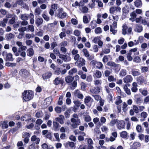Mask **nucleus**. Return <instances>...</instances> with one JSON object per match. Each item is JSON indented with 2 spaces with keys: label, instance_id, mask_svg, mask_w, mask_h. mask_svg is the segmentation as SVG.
Listing matches in <instances>:
<instances>
[{
  "label": "nucleus",
  "instance_id": "nucleus-52",
  "mask_svg": "<svg viewBox=\"0 0 149 149\" xmlns=\"http://www.w3.org/2000/svg\"><path fill=\"white\" fill-rule=\"evenodd\" d=\"M42 147L43 149H53V148H48V145L45 143H43L42 145Z\"/></svg>",
  "mask_w": 149,
  "mask_h": 149
},
{
  "label": "nucleus",
  "instance_id": "nucleus-12",
  "mask_svg": "<svg viewBox=\"0 0 149 149\" xmlns=\"http://www.w3.org/2000/svg\"><path fill=\"white\" fill-rule=\"evenodd\" d=\"M90 92L93 94H97L100 92V88L98 87L93 88L90 90Z\"/></svg>",
  "mask_w": 149,
  "mask_h": 149
},
{
  "label": "nucleus",
  "instance_id": "nucleus-11",
  "mask_svg": "<svg viewBox=\"0 0 149 149\" xmlns=\"http://www.w3.org/2000/svg\"><path fill=\"white\" fill-rule=\"evenodd\" d=\"M13 55L11 53H8L6 54V61H13Z\"/></svg>",
  "mask_w": 149,
  "mask_h": 149
},
{
  "label": "nucleus",
  "instance_id": "nucleus-15",
  "mask_svg": "<svg viewBox=\"0 0 149 149\" xmlns=\"http://www.w3.org/2000/svg\"><path fill=\"white\" fill-rule=\"evenodd\" d=\"M102 74L101 72L98 70H96L95 72L94 73L93 75L95 78H100L102 76Z\"/></svg>",
  "mask_w": 149,
  "mask_h": 149
},
{
  "label": "nucleus",
  "instance_id": "nucleus-54",
  "mask_svg": "<svg viewBox=\"0 0 149 149\" xmlns=\"http://www.w3.org/2000/svg\"><path fill=\"white\" fill-rule=\"evenodd\" d=\"M111 72L112 71L111 70H106L104 71V72L105 76L106 77L109 76L111 73Z\"/></svg>",
  "mask_w": 149,
  "mask_h": 149
},
{
  "label": "nucleus",
  "instance_id": "nucleus-41",
  "mask_svg": "<svg viewBox=\"0 0 149 149\" xmlns=\"http://www.w3.org/2000/svg\"><path fill=\"white\" fill-rule=\"evenodd\" d=\"M36 148H38V146L36 145L34 143L32 144L29 147V149H36Z\"/></svg>",
  "mask_w": 149,
  "mask_h": 149
},
{
  "label": "nucleus",
  "instance_id": "nucleus-16",
  "mask_svg": "<svg viewBox=\"0 0 149 149\" xmlns=\"http://www.w3.org/2000/svg\"><path fill=\"white\" fill-rule=\"evenodd\" d=\"M143 30V28L141 26L136 24L134 28V30L137 32H141Z\"/></svg>",
  "mask_w": 149,
  "mask_h": 149
},
{
  "label": "nucleus",
  "instance_id": "nucleus-58",
  "mask_svg": "<svg viewBox=\"0 0 149 149\" xmlns=\"http://www.w3.org/2000/svg\"><path fill=\"white\" fill-rule=\"evenodd\" d=\"M141 59L138 56H136L133 59V61L136 63H139L141 61Z\"/></svg>",
  "mask_w": 149,
  "mask_h": 149
},
{
  "label": "nucleus",
  "instance_id": "nucleus-50",
  "mask_svg": "<svg viewBox=\"0 0 149 149\" xmlns=\"http://www.w3.org/2000/svg\"><path fill=\"white\" fill-rule=\"evenodd\" d=\"M132 74L134 76H136L139 75L140 73L138 71L134 70L132 71Z\"/></svg>",
  "mask_w": 149,
  "mask_h": 149
},
{
  "label": "nucleus",
  "instance_id": "nucleus-48",
  "mask_svg": "<svg viewBox=\"0 0 149 149\" xmlns=\"http://www.w3.org/2000/svg\"><path fill=\"white\" fill-rule=\"evenodd\" d=\"M54 109L56 112L58 113H60L62 111L61 107L58 106L56 107Z\"/></svg>",
  "mask_w": 149,
  "mask_h": 149
},
{
  "label": "nucleus",
  "instance_id": "nucleus-28",
  "mask_svg": "<svg viewBox=\"0 0 149 149\" xmlns=\"http://www.w3.org/2000/svg\"><path fill=\"white\" fill-rule=\"evenodd\" d=\"M67 14L66 13L63 12H59L57 15V16L61 19L64 18L66 16Z\"/></svg>",
  "mask_w": 149,
  "mask_h": 149
},
{
  "label": "nucleus",
  "instance_id": "nucleus-57",
  "mask_svg": "<svg viewBox=\"0 0 149 149\" xmlns=\"http://www.w3.org/2000/svg\"><path fill=\"white\" fill-rule=\"evenodd\" d=\"M125 39L122 37H121L118 40V43L120 45L122 44L125 41Z\"/></svg>",
  "mask_w": 149,
  "mask_h": 149
},
{
  "label": "nucleus",
  "instance_id": "nucleus-43",
  "mask_svg": "<svg viewBox=\"0 0 149 149\" xmlns=\"http://www.w3.org/2000/svg\"><path fill=\"white\" fill-rule=\"evenodd\" d=\"M127 74V72L125 70L122 69L120 72L119 74L120 76H124Z\"/></svg>",
  "mask_w": 149,
  "mask_h": 149
},
{
  "label": "nucleus",
  "instance_id": "nucleus-3",
  "mask_svg": "<svg viewBox=\"0 0 149 149\" xmlns=\"http://www.w3.org/2000/svg\"><path fill=\"white\" fill-rule=\"evenodd\" d=\"M122 34L125 35L126 34L130 35L132 33V29L131 27L128 28L126 24H124L122 26Z\"/></svg>",
  "mask_w": 149,
  "mask_h": 149
},
{
  "label": "nucleus",
  "instance_id": "nucleus-9",
  "mask_svg": "<svg viewBox=\"0 0 149 149\" xmlns=\"http://www.w3.org/2000/svg\"><path fill=\"white\" fill-rule=\"evenodd\" d=\"M117 127L118 129H120L124 128L125 126V123L122 120H120L118 121V120Z\"/></svg>",
  "mask_w": 149,
  "mask_h": 149
},
{
  "label": "nucleus",
  "instance_id": "nucleus-60",
  "mask_svg": "<svg viewBox=\"0 0 149 149\" xmlns=\"http://www.w3.org/2000/svg\"><path fill=\"white\" fill-rule=\"evenodd\" d=\"M83 22L85 24H87L89 22L88 19L86 16H84L83 17Z\"/></svg>",
  "mask_w": 149,
  "mask_h": 149
},
{
  "label": "nucleus",
  "instance_id": "nucleus-40",
  "mask_svg": "<svg viewBox=\"0 0 149 149\" xmlns=\"http://www.w3.org/2000/svg\"><path fill=\"white\" fill-rule=\"evenodd\" d=\"M94 83L95 85H100L102 84V80H101L95 79L94 81Z\"/></svg>",
  "mask_w": 149,
  "mask_h": 149
},
{
  "label": "nucleus",
  "instance_id": "nucleus-6",
  "mask_svg": "<svg viewBox=\"0 0 149 149\" xmlns=\"http://www.w3.org/2000/svg\"><path fill=\"white\" fill-rule=\"evenodd\" d=\"M20 73L23 77L26 78L29 75V72L25 69H22L20 71Z\"/></svg>",
  "mask_w": 149,
  "mask_h": 149
},
{
  "label": "nucleus",
  "instance_id": "nucleus-22",
  "mask_svg": "<svg viewBox=\"0 0 149 149\" xmlns=\"http://www.w3.org/2000/svg\"><path fill=\"white\" fill-rule=\"evenodd\" d=\"M64 145L66 148H68V146L71 148H73L75 144L73 142L68 141L65 143Z\"/></svg>",
  "mask_w": 149,
  "mask_h": 149
},
{
  "label": "nucleus",
  "instance_id": "nucleus-2",
  "mask_svg": "<svg viewBox=\"0 0 149 149\" xmlns=\"http://www.w3.org/2000/svg\"><path fill=\"white\" fill-rule=\"evenodd\" d=\"M34 96L33 92L29 90L24 91L22 93V98L24 101L27 102L31 100Z\"/></svg>",
  "mask_w": 149,
  "mask_h": 149
},
{
  "label": "nucleus",
  "instance_id": "nucleus-7",
  "mask_svg": "<svg viewBox=\"0 0 149 149\" xmlns=\"http://www.w3.org/2000/svg\"><path fill=\"white\" fill-rule=\"evenodd\" d=\"M82 52L84 53V56L87 57L88 59L90 60H91L94 58V56H91L90 57V54L88 52L86 49L85 48L83 49L82 50Z\"/></svg>",
  "mask_w": 149,
  "mask_h": 149
},
{
  "label": "nucleus",
  "instance_id": "nucleus-39",
  "mask_svg": "<svg viewBox=\"0 0 149 149\" xmlns=\"http://www.w3.org/2000/svg\"><path fill=\"white\" fill-rule=\"evenodd\" d=\"M107 65L109 66L114 67H116L117 66V65L116 64L112 61H110L108 62Z\"/></svg>",
  "mask_w": 149,
  "mask_h": 149
},
{
  "label": "nucleus",
  "instance_id": "nucleus-49",
  "mask_svg": "<svg viewBox=\"0 0 149 149\" xmlns=\"http://www.w3.org/2000/svg\"><path fill=\"white\" fill-rule=\"evenodd\" d=\"M118 122V120H117L114 119L112 120L109 124V125L111 126H113L115 125L116 123Z\"/></svg>",
  "mask_w": 149,
  "mask_h": 149
},
{
  "label": "nucleus",
  "instance_id": "nucleus-30",
  "mask_svg": "<svg viewBox=\"0 0 149 149\" xmlns=\"http://www.w3.org/2000/svg\"><path fill=\"white\" fill-rule=\"evenodd\" d=\"M42 11V10L39 7H38L35 9V15H38L40 14Z\"/></svg>",
  "mask_w": 149,
  "mask_h": 149
},
{
  "label": "nucleus",
  "instance_id": "nucleus-24",
  "mask_svg": "<svg viewBox=\"0 0 149 149\" xmlns=\"http://www.w3.org/2000/svg\"><path fill=\"white\" fill-rule=\"evenodd\" d=\"M120 136L125 139H127L128 137V133L125 131H123L120 133Z\"/></svg>",
  "mask_w": 149,
  "mask_h": 149
},
{
  "label": "nucleus",
  "instance_id": "nucleus-44",
  "mask_svg": "<svg viewBox=\"0 0 149 149\" xmlns=\"http://www.w3.org/2000/svg\"><path fill=\"white\" fill-rule=\"evenodd\" d=\"M68 42L66 41H63L61 42L59 44L60 47H65L67 46Z\"/></svg>",
  "mask_w": 149,
  "mask_h": 149
},
{
  "label": "nucleus",
  "instance_id": "nucleus-5",
  "mask_svg": "<svg viewBox=\"0 0 149 149\" xmlns=\"http://www.w3.org/2000/svg\"><path fill=\"white\" fill-rule=\"evenodd\" d=\"M91 63L93 65L96 66L98 69H100L103 67V65L101 62H97L95 60L92 61Z\"/></svg>",
  "mask_w": 149,
  "mask_h": 149
},
{
  "label": "nucleus",
  "instance_id": "nucleus-47",
  "mask_svg": "<svg viewBox=\"0 0 149 149\" xmlns=\"http://www.w3.org/2000/svg\"><path fill=\"white\" fill-rule=\"evenodd\" d=\"M90 25L93 29H94L97 26L95 21H92L90 23Z\"/></svg>",
  "mask_w": 149,
  "mask_h": 149
},
{
  "label": "nucleus",
  "instance_id": "nucleus-17",
  "mask_svg": "<svg viewBox=\"0 0 149 149\" xmlns=\"http://www.w3.org/2000/svg\"><path fill=\"white\" fill-rule=\"evenodd\" d=\"M43 22V19L41 18H38L36 19L35 21L36 24L38 27L41 25Z\"/></svg>",
  "mask_w": 149,
  "mask_h": 149
},
{
  "label": "nucleus",
  "instance_id": "nucleus-8",
  "mask_svg": "<svg viewBox=\"0 0 149 149\" xmlns=\"http://www.w3.org/2000/svg\"><path fill=\"white\" fill-rule=\"evenodd\" d=\"M31 141L34 142L36 144L39 143L40 140V139L37 137L35 135H33L31 136Z\"/></svg>",
  "mask_w": 149,
  "mask_h": 149
},
{
  "label": "nucleus",
  "instance_id": "nucleus-32",
  "mask_svg": "<svg viewBox=\"0 0 149 149\" xmlns=\"http://www.w3.org/2000/svg\"><path fill=\"white\" fill-rule=\"evenodd\" d=\"M131 52L135 53L134 54L135 55H138L139 54V52L138 51V48L137 47L131 49L130 50V53H131Z\"/></svg>",
  "mask_w": 149,
  "mask_h": 149
},
{
  "label": "nucleus",
  "instance_id": "nucleus-56",
  "mask_svg": "<svg viewBox=\"0 0 149 149\" xmlns=\"http://www.w3.org/2000/svg\"><path fill=\"white\" fill-rule=\"evenodd\" d=\"M63 98V96H61L59 97L58 104L59 105H61L63 104L62 100Z\"/></svg>",
  "mask_w": 149,
  "mask_h": 149
},
{
  "label": "nucleus",
  "instance_id": "nucleus-35",
  "mask_svg": "<svg viewBox=\"0 0 149 149\" xmlns=\"http://www.w3.org/2000/svg\"><path fill=\"white\" fill-rule=\"evenodd\" d=\"M134 41L135 42V45H138L139 43H141L143 42V39L142 37H139L137 40H135Z\"/></svg>",
  "mask_w": 149,
  "mask_h": 149
},
{
  "label": "nucleus",
  "instance_id": "nucleus-42",
  "mask_svg": "<svg viewBox=\"0 0 149 149\" xmlns=\"http://www.w3.org/2000/svg\"><path fill=\"white\" fill-rule=\"evenodd\" d=\"M91 97L88 96H86L84 99V102L86 104L89 103L91 100Z\"/></svg>",
  "mask_w": 149,
  "mask_h": 149
},
{
  "label": "nucleus",
  "instance_id": "nucleus-4",
  "mask_svg": "<svg viewBox=\"0 0 149 149\" xmlns=\"http://www.w3.org/2000/svg\"><path fill=\"white\" fill-rule=\"evenodd\" d=\"M121 8L119 6H112L109 9V13L112 14H116L118 12H120Z\"/></svg>",
  "mask_w": 149,
  "mask_h": 149
},
{
  "label": "nucleus",
  "instance_id": "nucleus-64",
  "mask_svg": "<svg viewBox=\"0 0 149 149\" xmlns=\"http://www.w3.org/2000/svg\"><path fill=\"white\" fill-rule=\"evenodd\" d=\"M51 9L54 10V11H56V10L57 9L58 6L56 4H52L51 6Z\"/></svg>",
  "mask_w": 149,
  "mask_h": 149
},
{
  "label": "nucleus",
  "instance_id": "nucleus-61",
  "mask_svg": "<svg viewBox=\"0 0 149 149\" xmlns=\"http://www.w3.org/2000/svg\"><path fill=\"white\" fill-rule=\"evenodd\" d=\"M101 130L102 132L107 133L108 130V128L105 126H103L102 127Z\"/></svg>",
  "mask_w": 149,
  "mask_h": 149
},
{
  "label": "nucleus",
  "instance_id": "nucleus-33",
  "mask_svg": "<svg viewBox=\"0 0 149 149\" xmlns=\"http://www.w3.org/2000/svg\"><path fill=\"white\" fill-rule=\"evenodd\" d=\"M124 89L126 93L128 95L131 94L130 90L128 88L126 85L124 86Z\"/></svg>",
  "mask_w": 149,
  "mask_h": 149
},
{
  "label": "nucleus",
  "instance_id": "nucleus-29",
  "mask_svg": "<svg viewBox=\"0 0 149 149\" xmlns=\"http://www.w3.org/2000/svg\"><path fill=\"white\" fill-rule=\"evenodd\" d=\"M52 100V98L51 97H49L45 99V103H46V105L48 106L50 104Z\"/></svg>",
  "mask_w": 149,
  "mask_h": 149
},
{
  "label": "nucleus",
  "instance_id": "nucleus-36",
  "mask_svg": "<svg viewBox=\"0 0 149 149\" xmlns=\"http://www.w3.org/2000/svg\"><path fill=\"white\" fill-rule=\"evenodd\" d=\"M20 18L23 20H28V16L26 14H22L20 16Z\"/></svg>",
  "mask_w": 149,
  "mask_h": 149
},
{
  "label": "nucleus",
  "instance_id": "nucleus-13",
  "mask_svg": "<svg viewBox=\"0 0 149 149\" xmlns=\"http://www.w3.org/2000/svg\"><path fill=\"white\" fill-rule=\"evenodd\" d=\"M134 6L137 8H141L142 5L141 0H135L134 2Z\"/></svg>",
  "mask_w": 149,
  "mask_h": 149
},
{
  "label": "nucleus",
  "instance_id": "nucleus-63",
  "mask_svg": "<svg viewBox=\"0 0 149 149\" xmlns=\"http://www.w3.org/2000/svg\"><path fill=\"white\" fill-rule=\"evenodd\" d=\"M131 53H129L127 54V58L129 61H131L133 59L132 57L131 56Z\"/></svg>",
  "mask_w": 149,
  "mask_h": 149
},
{
  "label": "nucleus",
  "instance_id": "nucleus-34",
  "mask_svg": "<svg viewBox=\"0 0 149 149\" xmlns=\"http://www.w3.org/2000/svg\"><path fill=\"white\" fill-rule=\"evenodd\" d=\"M12 50L16 56H18L19 55V53L17 52V47H13L12 48Z\"/></svg>",
  "mask_w": 149,
  "mask_h": 149
},
{
  "label": "nucleus",
  "instance_id": "nucleus-38",
  "mask_svg": "<svg viewBox=\"0 0 149 149\" xmlns=\"http://www.w3.org/2000/svg\"><path fill=\"white\" fill-rule=\"evenodd\" d=\"M95 32L97 34L101 33L102 32V30L100 27H97L94 30Z\"/></svg>",
  "mask_w": 149,
  "mask_h": 149
},
{
  "label": "nucleus",
  "instance_id": "nucleus-26",
  "mask_svg": "<svg viewBox=\"0 0 149 149\" xmlns=\"http://www.w3.org/2000/svg\"><path fill=\"white\" fill-rule=\"evenodd\" d=\"M78 63L79 66L80 67H81L85 64V61L84 58H81L78 61Z\"/></svg>",
  "mask_w": 149,
  "mask_h": 149
},
{
  "label": "nucleus",
  "instance_id": "nucleus-1",
  "mask_svg": "<svg viewBox=\"0 0 149 149\" xmlns=\"http://www.w3.org/2000/svg\"><path fill=\"white\" fill-rule=\"evenodd\" d=\"M72 117L73 118H71L70 119L71 122L72 123L71 126L73 128L75 129L81 124V120L77 114H73Z\"/></svg>",
  "mask_w": 149,
  "mask_h": 149
},
{
  "label": "nucleus",
  "instance_id": "nucleus-51",
  "mask_svg": "<svg viewBox=\"0 0 149 149\" xmlns=\"http://www.w3.org/2000/svg\"><path fill=\"white\" fill-rule=\"evenodd\" d=\"M28 117V115H25L23 116V117H21V119L23 121H29V120H30L31 119L30 118H27Z\"/></svg>",
  "mask_w": 149,
  "mask_h": 149
},
{
  "label": "nucleus",
  "instance_id": "nucleus-20",
  "mask_svg": "<svg viewBox=\"0 0 149 149\" xmlns=\"http://www.w3.org/2000/svg\"><path fill=\"white\" fill-rule=\"evenodd\" d=\"M62 56V59L65 62H68L70 61L71 60V57L67 55H61Z\"/></svg>",
  "mask_w": 149,
  "mask_h": 149
},
{
  "label": "nucleus",
  "instance_id": "nucleus-46",
  "mask_svg": "<svg viewBox=\"0 0 149 149\" xmlns=\"http://www.w3.org/2000/svg\"><path fill=\"white\" fill-rule=\"evenodd\" d=\"M34 35L30 33H26L25 34V37L26 39H29L34 37Z\"/></svg>",
  "mask_w": 149,
  "mask_h": 149
},
{
  "label": "nucleus",
  "instance_id": "nucleus-27",
  "mask_svg": "<svg viewBox=\"0 0 149 149\" xmlns=\"http://www.w3.org/2000/svg\"><path fill=\"white\" fill-rule=\"evenodd\" d=\"M73 79V78L70 76H68L65 77V81L68 84L71 83Z\"/></svg>",
  "mask_w": 149,
  "mask_h": 149
},
{
  "label": "nucleus",
  "instance_id": "nucleus-59",
  "mask_svg": "<svg viewBox=\"0 0 149 149\" xmlns=\"http://www.w3.org/2000/svg\"><path fill=\"white\" fill-rule=\"evenodd\" d=\"M148 114L146 112L143 111L142 112L141 114V117L143 118H145L147 116Z\"/></svg>",
  "mask_w": 149,
  "mask_h": 149
},
{
  "label": "nucleus",
  "instance_id": "nucleus-62",
  "mask_svg": "<svg viewBox=\"0 0 149 149\" xmlns=\"http://www.w3.org/2000/svg\"><path fill=\"white\" fill-rule=\"evenodd\" d=\"M88 9L86 6H84L82 8V12L83 13H86L88 12Z\"/></svg>",
  "mask_w": 149,
  "mask_h": 149
},
{
  "label": "nucleus",
  "instance_id": "nucleus-23",
  "mask_svg": "<svg viewBox=\"0 0 149 149\" xmlns=\"http://www.w3.org/2000/svg\"><path fill=\"white\" fill-rule=\"evenodd\" d=\"M28 17L30 18V23L31 24H33L34 23V15L33 13H31Z\"/></svg>",
  "mask_w": 149,
  "mask_h": 149
},
{
  "label": "nucleus",
  "instance_id": "nucleus-45",
  "mask_svg": "<svg viewBox=\"0 0 149 149\" xmlns=\"http://www.w3.org/2000/svg\"><path fill=\"white\" fill-rule=\"evenodd\" d=\"M27 29L29 31L31 32H33L34 31V28L33 25H29L28 26Z\"/></svg>",
  "mask_w": 149,
  "mask_h": 149
},
{
  "label": "nucleus",
  "instance_id": "nucleus-25",
  "mask_svg": "<svg viewBox=\"0 0 149 149\" xmlns=\"http://www.w3.org/2000/svg\"><path fill=\"white\" fill-rule=\"evenodd\" d=\"M27 55L30 56H33L34 54L33 49L31 48L28 49L27 50Z\"/></svg>",
  "mask_w": 149,
  "mask_h": 149
},
{
  "label": "nucleus",
  "instance_id": "nucleus-53",
  "mask_svg": "<svg viewBox=\"0 0 149 149\" xmlns=\"http://www.w3.org/2000/svg\"><path fill=\"white\" fill-rule=\"evenodd\" d=\"M137 131L139 133L141 132L142 131V128L141 125H138L136 127Z\"/></svg>",
  "mask_w": 149,
  "mask_h": 149
},
{
  "label": "nucleus",
  "instance_id": "nucleus-55",
  "mask_svg": "<svg viewBox=\"0 0 149 149\" xmlns=\"http://www.w3.org/2000/svg\"><path fill=\"white\" fill-rule=\"evenodd\" d=\"M133 110L136 113H139V108H138L136 105H134L133 106Z\"/></svg>",
  "mask_w": 149,
  "mask_h": 149
},
{
  "label": "nucleus",
  "instance_id": "nucleus-21",
  "mask_svg": "<svg viewBox=\"0 0 149 149\" xmlns=\"http://www.w3.org/2000/svg\"><path fill=\"white\" fill-rule=\"evenodd\" d=\"M52 75V73L50 72H47L43 74L42 78L44 79H47L49 78Z\"/></svg>",
  "mask_w": 149,
  "mask_h": 149
},
{
  "label": "nucleus",
  "instance_id": "nucleus-14",
  "mask_svg": "<svg viewBox=\"0 0 149 149\" xmlns=\"http://www.w3.org/2000/svg\"><path fill=\"white\" fill-rule=\"evenodd\" d=\"M74 94L75 96L79 98L82 99L83 98V95L78 90H76L74 91Z\"/></svg>",
  "mask_w": 149,
  "mask_h": 149
},
{
  "label": "nucleus",
  "instance_id": "nucleus-18",
  "mask_svg": "<svg viewBox=\"0 0 149 149\" xmlns=\"http://www.w3.org/2000/svg\"><path fill=\"white\" fill-rule=\"evenodd\" d=\"M63 80L58 77L56 78L54 81V84L56 85H58L60 84H63Z\"/></svg>",
  "mask_w": 149,
  "mask_h": 149
},
{
  "label": "nucleus",
  "instance_id": "nucleus-19",
  "mask_svg": "<svg viewBox=\"0 0 149 149\" xmlns=\"http://www.w3.org/2000/svg\"><path fill=\"white\" fill-rule=\"evenodd\" d=\"M8 19L7 18H4L3 20L0 21V26L5 27L6 26V24L7 23Z\"/></svg>",
  "mask_w": 149,
  "mask_h": 149
},
{
  "label": "nucleus",
  "instance_id": "nucleus-10",
  "mask_svg": "<svg viewBox=\"0 0 149 149\" xmlns=\"http://www.w3.org/2000/svg\"><path fill=\"white\" fill-rule=\"evenodd\" d=\"M123 80L125 83L130 82L132 81V78L131 76L128 75L124 78Z\"/></svg>",
  "mask_w": 149,
  "mask_h": 149
},
{
  "label": "nucleus",
  "instance_id": "nucleus-37",
  "mask_svg": "<svg viewBox=\"0 0 149 149\" xmlns=\"http://www.w3.org/2000/svg\"><path fill=\"white\" fill-rule=\"evenodd\" d=\"M77 72V70L76 68H73L69 72V74L70 75H72L76 73Z\"/></svg>",
  "mask_w": 149,
  "mask_h": 149
},
{
  "label": "nucleus",
  "instance_id": "nucleus-31",
  "mask_svg": "<svg viewBox=\"0 0 149 149\" xmlns=\"http://www.w3.org/2000/svg\"><path fill=\"white\" fill-rule=\"evenodd\" d=\"M15 35L13 34L10 33L6 35V39L8 40H10L11 39H13L14 38Z\"/></svg>",
  "mask_w": 149,
  "mask_h": 149
}]
</instances>
